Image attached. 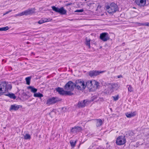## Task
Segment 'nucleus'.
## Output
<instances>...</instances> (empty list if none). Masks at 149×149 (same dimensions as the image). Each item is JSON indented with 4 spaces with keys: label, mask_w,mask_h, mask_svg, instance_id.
Segmentation results:
<instances>
[{
    "label": "nucleus",
    "mask_w": 149,
    "mask_h": 149,
    "mask_svg": "<svg viewBox=\"0 0 149 149\" xmlns=\"http://www.w3.org/2000/svg\"><path fill=\"white\" fill-rule=\"evenodd\" d=\"M108 13L110 14L114 13L117 11L118 10V7L117 5L113 2L111 3L110 5L106 7Z\"/></svg>",
    "instance_id": "obj_1"
},
{
    "label": "nucleus",
    "mask_w": 149,
    "mask_h": 149,
    "mask_svg": "<svg viewBox=\"0 0 149 149\" xmlns=\"http://www.w3.org/2000/svg\"><path fill=\"white\" fill-rule=\"evenodd\" d=\"M74 84V88L76 87L78 90L84 89L86 87L84 81H82L81 79L77 80Z\"/></svg>",
    "instance_id": "obj_2"
},
{
    "label": "nucleus",
    "mask_w": 149,
    "mask_h": 149,
    "mask_svg": "<svg viewBox=\"0 0 149 149\" xmlns=\"http://www.w3.org/2000/svg\"><path fill=\"white\" fill-rule=\"evenodd\" d=\"M65 90L73 91L74 89V84L72 81H69L65 85L64 87Z\"/></svg>",
    "instance_id": "obj_3"
},
{
    "label": "nucleus",
    "mask_w": 149,
    "mask_h": 149,
    "mask_svg": "<svg viewBox=\"0 0 149 149\" xmlns=\"http://www.w3.org/2000/svg\"><path fill=\"white\" fill-rule=\"evenodd\" d=\"M52 10L55 12L59 13L61 15H65L66 13V10L64 9L63 7H62L60 8H58L54 6L52 7Z\"/></svg>",
    "instance_id": "obj_4"
},
{
    "label": "nucleus",
    "mask_w": 149,
    "mask_h": 149,
    "mask_svg": "<svg viewBox=\"0 0 149 149\" xmlns=\"http://www.w3.org/2000/svg\"><path fill=\"white\" fill-rule=\"evenodd\" d=\"M126 140L125 136H121L117 138L116 143L118 145H123L125 143Z\"/></svg>",
    "instance_id": "obj_5"
},
{
    "label": "nucleus",
    "mask_w": 149,
    "mask_h": 149,
    "mask_svg": "<svg viewBox=\"0 0 149 149\" xmlns=\"http://www.w3.org/2000/svg\"><path fill=\"white\" fill-rule=\"evenodd\" d=\"M6 83L0 82V95H2L6 93Z\"/></svg>",
    "instance_id": "obj_6"
},
{
    "label": "nucleus",
    "mask_w": 149,
    "mask_h": 149,
    "mask_svg": "<svg viewBox=\"0 0 149 149\" xmlns=\"http://www.w3.org/2000/svg\"><path fill=\"white\" fill-rule=\"evenodd\" d=\"M105 72L104 71H99L97 70H93L92 71H90L89 72L88 74L91 77H95L99 74H100L102 73Z\"/></svg>",
    "instance_id": "obj_7"
},
{
    "label": "nucleus",
    "mask_w": 149,
    "mask_h": 149,
    "mask_svg": "<svg viewBox=\"0 0 149 149\" xmlns=\"http://www.w3.org/2000/svg\"><path fill=\"white\" fill-rule=\"evenodd\" d=\"M100 38L101 40L104 42L106 41L109 39V34L107 32L102 33L100 34Z\"/></svg>",
    "instance_id": "obj_8"
},
{
    "label": "nucleus",
    "mask_w": 149,
    "mask_h": 149,
    "mask_svg": "<svg viewBox=\"0 0 149 149\" xmlns=\"http://www.w3.org/2000/svg\"><path fill=\"white\" fill-rule=\"evenodd\" d=\"M59 101L58 98L57 97H53L48 99L47 101V104H54Z\"/></svg>",
    "instance_id": "obj_9"
},
{
    "label": "nucleus",
    "mask_w": 149,
    "mask_h": 149,
    "mask_svg": "<svg viewBox=\"0 0 149 149\" xmlns=\"http://www.w3.org/2000/svg\"><path fill=\"white\" fill-rule=\"evenodd\" d=\"M82 130L81 127L75 126L74 127H72L71 130V132L73 133L79 132L81 131Z\"/></svg>",
    "instance_id": "obj_10"
},
{
    "label": "nucleus",
    "mask_w": 149,
    "mask_h": 149,
    "mask_svg": "<svg viewBox=\"0 0 149 149\" xmlns=\"http://www.w3.org/2000/svg\"><path fill=\"white\" fill-rule=\"evenodd\" d=\"M22 106L21 105H17L16 104L12 105L10 108V110L17 111L20 108H22Z\"/></svg>",
    "instance_id": "obj_11"
},
{
    "label": "nucleus",
    "mask_w": 149,
    "mask_h": 149,
    "mask_svg": "<svg viewBox=\"0 0 149 149\" xmlns=\"http://www.w3.org/2000/svg\"><path fill=\"white\" fill-rule=\"evenodd\" d=\"M27 15H32L35 13L36 9L35 8H31L26 10Z\"/></svg>",
    "instance_id": "obj_12"
},
{
    "label": "nucleus",
    "mask_w": 149,
    "mask_h": 149,
    "mask_svg": "<svg viewBox=\"0 0 149 149\" xmlns=\"http://www.w3.org/2000/svg\"><path fill=\"white\" fill-rule=\"evenodd\" d=\"M56 90L60 95H64L65 91L64 90L63 88L58 87L56 88Z\"/></svg>",
    "instance_id": "obj_13"
},
{
    "label": "nucleus",
    "mask_w": 149,
    "mask_h": 149,
    "mask_svg": "<svg viewBox=\"0 0 149 149\" xmlns=\"http://www.w3.org/2000/svg\"><path fill=\"white\" fill-rule=\"evenodd\" d=\"M86 101L85 100H84L83 101H79L77 104V107L79 108H83L85 107L86 103Z\"/></svg>",
    "instance_id": "obj_14"
},
{
    "label": "nucleus",
    "mask_w": 149,
    "mask_h": 149,
    "mask_svg": "<svg viewBox=\"0 0 149 149\" xmlns=\"http://www.w3.org/2000/svg\"><path fill=\"white\" fill-rule=\"evenodd\" d=\"M92 88H97L99 85V83L98 82L94 80L92 81Z\"/></svg>",
    "instance_id": "obj_15"
},
{
    "label": "nucleus",
    "mask_w": 149,
    "mask_h": 149,
    "mask_svg": "<svg viewBox=\"0 0 149 149\" xmlns=\"http://www.w3.org/2000/svg\"><path fill=\"white\" fill-rule=\"evenodd\" d=\"M5 95L8 96L10 98L13 100H15L16 97L15 94L13 93H8L7 94H5Z\"/></svg>",
    "instance_id": "obj_16"
},
{
    "label": "nucleus",
    "mask_w": 149,
    "mask_h": 149,
    "mask_svg": "<svg viewBox=\"0 0 149 149\" xmlns=\"http://www.w3.org/2000/svg\"><path fill=\"white\" fill-rule=\"evenodd\" d=\"M27 88L29 89H30L31 92L34 93H36L37 91V89L35 88L32 86H29L27 87Z\"/></svg>",
    "instance_id": "obj_17"
},
{
    "label": "nucleus",
    "mask_w": 149,
    "mask_h": 149,
    "mask_svg": "<svg viewBox=\"0 0 149 149\" xmlns=\"http://www.w3.org/2000/svg\"><path fill=\"white\" fill-rule=\"evenodd\" d=\"M92 81H88L86 82V84L85 85L88 88L90 89L92 88Z\"/></svg>",
    "instance_id": "obj_18"
},
{
    "label": "nucleus",
    "mask_w": 149,
    "mask_h": 149,
    "mask_svg": "<svg viewBox=\"0 0 149 149\" xmlns=\"http://www.w3.org/2000/svg\"><path fill=\"white\" fill-rule=\"evenodd\" d=\"M96 120V125L97 127H100L101 126L102 124V122L101 119H97Z\"/></svg>",
    "instance_id": "obj_19"
},
{
    "label": "nucleus",
    "mask_w": 149,
    "mask_h": 149,
    "mask_svg": "<svg viewBox=\"0 0 149 149\" xmlns=\"http://www.w3.org/2000/svg\"><path fill=\"white\" fill-rule=\"evenodd\" d=\"M135 115V112H130L127 113H126V115L127 118H131L132 117L134 116Z\"/></svg>",
    "instance_id": "obj_20"
},
{
    "label": "nucleus",
    "mask_w": 149,
    "mask_h": 149,
    "mask_svg": "<svg viewBox=\"0 0 149 149\" xmlns=\"http://www.w3.org/2000/svg\"><path fill=\"white\" fill-rule=\"evenodd\" d=\"M29 97V96L27 95L26 93H23L22 95V98L23 100H26L28 99Z\"/></svg>",
    "instance_id": "obj_21"
},
{
    "label": "nucleus",
    "mask_w": 149,
    "mask_h": 149,
    "mask_svg": "<svg viewBox=\"0 0 149 149\" xmlns=\"http://www.w3.org/2000/svg\"><path fill=\"white\" fill-rule=\"evenodd\" d=\"M33 96L34 97L40 98L41 97L43 96V95L42 94L38 92V93H34Z\"/></svg>",
    "instance_id": "obj_22"
},
{
    "label": "nucleus",
    "mask_w": 149,
    "mask_h": 149,
    "mask_svg": "<svg viewBox=\"0 0 149 149\" xmlns=\"http://www.w3.org/2000/svg\"><path fill=\"white\" fill-rule=\"evenodd\" d=\"M49 20L48 19H41L38 22V23L39 24H41L43 23L46 22H48Z\"/></svg>",
    "instance_id": "obj_23"
},
{
    "label": "nucleus",
    "mask_w": 149,
    "mask_h": 149,
    "mask_svg": "<svg viewBox=\"0 0 149 149\" xmlns=\"http://www.w3.org/2000/svg\"><path fill=\"white\" fill-rule=\"evenodd\" d=\"M71 91H65L64 95L71 96L73 95L74 93L71 92Z\"/></svg>",
    "instance_id": "obj_24"
},
{
    "label": "nucleus",
    "mask_w": 149,
    "mask_h": 149,
    "mask_svg": "<svg viewBox=\"0 0 149 149\" xmlns=\"http://www.w3.org/2000/svg\"><path fill=\"white\" fill-rule=\"evenodd\" d=\"M6 92L8 91V90H10L12 87V85L11 84H8L7 85L6 83Z\"/></svg>",
    "instance_id": "obj_25"
},
{
    "label": "nucleus",
    "mask_w": 149,
    "mask_h": 149,
    "mask_svg": "<svg viewBox=\"0 0 149 149\" xmlns=\"http://www.w3.org/2000/svg\"><path fill=\"white\" fill-rule=\"evenodd\" d=\"M31 77H28L25 78L26 81V84L28 85H29L30 84V82L31 79Z\"/></svg>",
    "instance_id": "obj_26"
},
{
    "label": "nucleus",
    "mask_w": 149,
    "mask_h": 149,
    "mask_svg": "<svg viewBox=\"0 0 149 149\" xmlns=\"http://www.w3.org/2000/svg\"><path fill=\"white\" fill-rule=\"evenodd\" d=\"M70 143L71 146H72V147H74L75 146V144L76 143V141L74 142L72 141L71 140L70 141Z\"/></svg>",
    "instance_id": "obj_27"
},
{
    "label": "nucleus",
    "mask_w": 149,
    "mask_h": 149,
    "mask_svg": "<svg viewBox=\"0 0 149 149\" xmlns=\"http://www.w3.org/2000/svg\"><path fill=\"white\" fill-rule=\"evenodd\" d=\"M90 40H87V39H86V41L85 42V44L88 46L89 48H90L91 46L90 44Z\"/></svg>",
    "instance_id": "obj_28"
},
{
    "label": "nucleus",
    "mask_w": 149,
    "mask_h": 149,
    "mask_svg": "<svg viewBox=\"0 0 149 149\" xmlns=\"http://www.w3.org/2000/svg\"><path fill=\"white\" fill-rule=\"evenodd\" d=\"M31 138L30 135L28 134H26L24 136V139H30Z\"/></svg>",
    "instance_id": "obj_29"
},
{
    "label": "nucleus",
    "mask_w": 149,
    "mask_h": 149,
    "mask_svg": "<svg viewBox=\"0 0 149 149\" xmlns=\"http://www.w3.org/2000/svg\"><path fill=\"white\" fill-rule=\"evenodd\" d=\"M146 0H140V6H144L146 4Z\"/></svg>",
    "instance_id": "obj_30"
},
{
    "label": "nucleus",
    "mask_w": 149,
    "mask_h": 149,
    "mask_svg": "<svg viewBox=\"0 0 149 149\" xmlns=\"http://www.w3.org/2000/svg\"><path fill=\"white\" fill-rule=\"evenodd\" d=\"M98 94H97L96 95H95L91 97V100L92 101H93L95 100V99H97V98L98 97Z\"/></svg>",
    "instance_id": "obj_31"
},
{
    "label": "nucleus",
    "mask_w": 149,
    "mask_h": 149,
    "mask_svg": "<svg viewBox=\"0 0 149 149\" xmlns=\"http://www.w3.org/2000/svg\"><path fill=\"white\" fill-rule=\"evenodd\" d=\"M128 87V91L130 92H131L133 91V88L130 85H128L127 86Z\"/></svg>",
    "instance_id": "obj_32"
},
{
    "label": "nucleus",
    "mask_w": 149,
    "mask_h": 149,
    "mask_svg": "<svg viewBox=\"0 0 149 149\" xmlns=\"http://www.w3.org/2000/svg\"><path fill=\"white\" fill-rule=\"evenodd\" d=\"M1 28L2 31H6L9 29V27L8 26L2 27Z\"/></svg>",
    "instance_id": "obj_33"
},
{
    "label": "nucleus",
    "mask_w": 149,
    "mask_h": 149,
    "mask_svg": "<svg viewBox=\"0 0 149 149\" xmlns=\"http://www.w3.org/2000/svg\"><path fill=\"white\" fill-rule=\"evenodd\" d=\"M112 97L113 98V100L115 101H117L119 98V96L118 95H117L116 96H112Z\"/></svg>",
    "instance_id": "obj_34"
},
{
    "label": "nucleus",
    "mask_w": 149,
    "mask_h": 149,
    "mask_svg": "<svg viewBox=\"0 0 149 149\" xmlns=\"http://www.w3.org/2000/svg\"><path fill=\"white\" fill-rule=\"evenodd\" d=\"M27 15L26 10H25L23 11L19 14V15L20 16H22L23 15Z\"/></svg>",
    "instance_id": "obj_35"
},
{
    "label": "nucleus",
    "mask_w": 149,
    "mask_h": 149,
    "mask_svg": "<svg viewBox=\"0 0 149 149\" xmlns=\"http://www.w3.org/2000/svg\"><path fill=\"white\" fill-rule=\"evenodd\" d=\"M112 84L113 86H114V88L115 89H116V88H118V84Z\"/></svg>",
    "instance_id": "obj_36"
},
{
    "label": "nucleus",
    "mask_w": 149,
    "mask_h": 149,
    "mask_svg": "<svg viewBox=\"0 0 149 149\" xmlns=\"http://www.w3.org/2000/svg\"><path fill=\"white\" fill-rule=\"evenodd\" d=\"M111 87H109V89L111 90V92H113V90L115 89L114 88V86H113L112 84H111Z\"/></svg>",
    "instance_id": "obj_37"
},
{
    "label": "nucleus",
    "mask_w": 149,
    "mask_h": 149,
    "mask_svg": "<svg viewBox=\"0 0 149 149\" xmlns=\"http://www.w3.org/2000/svg\"><path fill=\"white\" fill-rule=\"evenodd\" d=\"M140 25H145L149 26V23L146 22L144 23H140Z\"/></svg>",
    "instance_id": "obj_38"
},
{
    "label": "nucleus",
    "mask_w": 149,
    "mask_h": 149,
    "mask_svg": "<svg viewBox=\"0 0 149 149\" xmlns=\"http://www.w3.org/2000/svg\"><path fill=\"white\" fill-rule=\"evenodd\" d=\"M84 11V10L83 9H82L80 10H76L75 12H82Z\"/></svg>",
    "instance_id": "obj_39"
},
{
    "label": "nucleus",
    "mask_w": 149,
    "mask_h": 149,
    "mask_svg": "<svg viewBox=\"0 0 149 149\" xmlns=\"http://www.w3.org/2000/svg\"><path fill=\"white\" fill-rule=\"evenodd\" d=\"M117 77L118 78L123 77V76L121 75L118 76Z\"/></svg>",
    "instance_id": "obj_40"
},
{
    "label": "nucleus",
    "mask_w": 149,
    "mask_h": 149,
    "mask_svg": "<svg viewBox=\"0 0 149 149\" xmlns=\"http://www.w3.org/2000/svg\"><path fill=\"white\" fill-rule=\"evenodd\" d=\"M10 12V11L6 12L4 15H6V14H8V13H9Z\"/></svg>",
    "instance_id": "obj_41"
},
{
    "label": "nucleus",
    "mask_w": 149,
    "mask_h": 149,
    "mask_svg": "<svg viewBox=\"0 0 149 149\" xmlns=\"http://www.w3.org/2000/svg\"><path fill=\"white\" fill-rule=\"evenodd\" d=\"M137 3V4L139 5V6H140V2L139 3L138 2V3Z\"/></svg>",
    "instance_id": "obj_42"
},
{
    "label": "nucleus",
    "mask_w": 149,
    "mask_h": 149,
    "mask_svg": "<svg viewBox=\"0 0 149 149\" xmlns=\"http://www.w3.org/2000/svg\"><path fill=\"white\" fill-rule=\"evenodd\" d=\"M29 42H26V44H29Z\"/></svg>",
    "instance_id": "obj_43"
},
{
    "label": "nucleus",
    "mask_w": 149,
    "mask_h": 149,
    "mask_svg": "<svg viewBox=\"0 0 149 149\" xmlns=\"http://www.w3.org/2000/svg\"><path fill=\"white\" fill-rule=\"evenodd\" d=\"M21 33H16L15 34H20Z\"/></svg>",
    "instance_id": "obj_44"
},
{
    "label": "nucleus",
    "mask_w": 149,
    "mask_h": 149,
    "mask_svg": "<svg viewBox=\"0 0 149 149\" xmlns=\"http://www.w3.org/2000/svg\"><path fill=\"white\" fill-rule=\"evenodd\" d=\"M2 31L1 28H0V31Z\"/></svg>",
    "instance_id": "obj_45"
},
{
    "label": "nucleus",
    "mask_w": 149,
    "mask_h": 149,
    "mask_svg": "<svg viewBox=\"0 0 149 149\" xmlns=\"http://www.w3.org/2000/svg\"><path fill=\"white\" fill-rule=\"evenodd\" d=\"M31 54H34V55L35 54H34V53H33V52H32V53H31Z\"/></svg>",
    "instance_id": "obj_46"
},
{
    "label": "nucleus",
    "mask_w": 149,
    "mask_h": 149,
    "mask_svg": "<svg viewBox=\"0 0 149 149\" xmlns=\"http://www.w3.org/2000/svg\"><path fill=\"white\" fill-rule=\"evenodd\" d=\"M101 149H104V148H101Z\"/></svg>",
    "instance_id": "obj_47"
},
{
    "label": "nucleus",
    "mask_w": 149,
    "mask_h": 149,
    "mask_svg": "<svg viewBox=\"0 0 149 149\" xmlns=\"http://www.w3.org/2000/svg\"><path fill=\"white\" fill-rule=\"evenodd\" d=\"M87 0H85V1H87Z\"/></svg>",
    "instance_id": "obj_48"
},
{
    "label": "nucleus",
    "mask_w": 149,
    "mask_h": 149,
    "mask_svg": "<svg viewBox=\"0 0 149 149\" xmlns=\"http://www.w3.org/2000/svg\"><path fill=\"white\" fill-rule=\"evenodd\" d=\"M133 1H134V0H133Z\"/></svg>",
    "instance_id": "obj_49"
}]
</instances>
